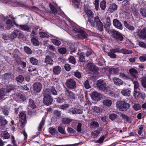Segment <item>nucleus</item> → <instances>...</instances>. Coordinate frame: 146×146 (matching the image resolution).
I'll use <instances>...</instances> for the list:
<instances>
[{"instance_id": "nucleus-1", "label": "nucleus", "mask_w": 146, "mask_h": 146, "mask_svg": "<svg viewBox=\"0 0 146 146\" xmlns=\"http://www.w3.org/2000/svg\"><path fill=\"white\" fill-rule=\"evenodd\" d=\"M116 107L117 108L121 111L126 110L129 108V104L123 101H118L116 102Z\"/></svg>"}, {"instance_id": "nucleus-2", "label": "nucleus", "mask_w": 146, "mask_h": 146, "mask_svg": "<svg viewBox=\"0 0 146 146\" xmlns=\"http://www.w3.org/2000/svg\"><path fill=\"white\" fill-rule=\"evenodd\" d=\"M85 12L87 15L88 18V21L90 23L92 26L94 27L95 24L92 18H93L94 14L93 12L90 9H85Z\"/></svg>"}, {"instance_id": "nucleus-3", "label": "nucleus", "mask_w": 146, "mask_h": 146, "mask_svg": "<svg viewBox=\"0 0 146 146\" xmlns=\"http://www.w3.org/2000/svg\"><path fill=\"white\" fill-rule=\"evenodd\" d=\"M65 84L66 87L70 89H74L76 87V82L73 78L67 79Z\"/></svg>"}, {"instance_id": "nucleus-4", "label": "nucleus", "mask_w": 146, "mask_h": 146, "mask_svg": "<svg viewBox=\"0 0 146 146\" xmlns=\"http://www.w3.org/2000/svg\"><path fill=\"white\" fill-rule=\"evenodd\" d=\"M73 31L74 35L76 36V37L80 38H84L87 36V35L86 33L82 30L74 29Z\"/></svg>"}, {"instance_id": "nucleus-5", "label": "nucleus", "mask_w": 146, "mask_h": 146, "mask_svg": "<svg viewBox=\"0 0 146 146\" xmlns=\"http://www.w3.org/2000/svg\"><path fill=\"white\" fill-rule=\"evenodd\" d=\"M94 23L95 26L96 27L97 29L99 31H102L103 29V25L101 21L99 18L98 16H96L94 19Z\"/></svg>"}, {"instance_id": "nucleus-6", "label": "nucleus", "mask_w": 146, "mask_h": 146, "mask_svg": "<svg viewBox=\"0 0 146 146\" xmlns=\"http://www.w3.org/2000/svg\"><path fill=\"white\" fill-rule=\"evenodd\" d=\"M97 86L99 89L101 90H105L107 88L106 82L102 80H100L97 81Z\"/></svg>"}, {"instance_id": "nucleus-7", "label": "nucleus", "mask_w": 146, "mask_h": 146, "mask_svg": "<svg viewBox=\"0 0 146 146\" xmlns=\"http://www.w3.org/2000/svg\"><path fill=\"white\" fill-rule=\"evenodd\" d=\"M53 100V98L51 96L44 97L43 102L45 105L49 106L52 104Z\"/></svg>"}, {"instance_id": "nucleus-8", "label": "nucleus", "mask_w": 146, "mask_h": 146, "mask_svg": "<svg viewBox=\"0 0 146 146\" xmlns=\"http://www.w3.org/2000/svg\"><path fill=\"white\" fill-rule=\"evenodd\" d=\"M111 32L113 33L114 38L115 39L121 41L123 40V38L121 33L113 29L111 30Z\"/></svg>"}, {"instance_id": "nucleus-9", "label": "nucleus", "mask_w": 146, "mask_h": 146, "mask_svg": "<svg viewBox=\"0 0 146 146\" xmlns=\"http://www.w3.org/2000/svg\"><path fill=\"white\" fill-rule=\"evenodd\" d=\"M54 54L52 53L51 56L48 55L46 56L45 60V62L46 64L52 65L53 64V61L52 58L54 56Z\"/></svg>"}, {"instance_id": "nucleus-10", "label": "nucleus", "mask_w": 146, "mask_h": 146, "mask_svg": "<svg viewBox=\"0 0 146 146\" xmlns=\"http://www.w3.org/2000/svg\"><path fill=\"white\" fill-rule=\"evenodd\" d=\"M137 35L140 38L143 39L146 38V28L142 30H139L137 32Z\"/></svg>"}, {"instance_id": "nucleus-11", "label": "nucleus", "mask_w": 146, "mask_h": 146, "mask_svg": "<svg viewBox=\"0 0 146 146\" xmlns=\"http://www.w3.org/2000/svg\"><path fill=\"white\" fill-rule=\"evenodd\" d=\"M113 24L114 26L117 29L121 30L122 29V25L121 23L117 19H115L113 20Z\"/></svg>"}, {"instance_id": "nucleus-12", "label": "nucleus", "mask_w": 146, "mask_h": 146, "mask_svg": "<svg viewBox=\"0 0 146 146\" xmlns=\"http://www.w3.org/2000/svg\"><path fill=\"white\" fill-rule=\"evenodd\" d=\"M19 119L21 122V126H23L25 123L26 115L24 113H21L20 114Z\"/></svg>"}, {"instance_id": "nucleus-13", "label": "nucleus", "mask_w": 146, "mask_h": 146, "mask_svg": "<svg viewBox=\"0 0 146 146\" xmlns=\"http://www.w3.org/2000/svg\"><path fill=\"white\" fill-rule=\"evenodd\" d=\"M42 87V85L40 83H35L33 85V90L37 93L39 92L40 91Z\"/></svg>"}, {"instance_id": "nucleus-14", "label": "nucleus", "mask_w": 146, "mask_h": 146, "mask_svg": "<svg viewBox=\"0 0 146 146\" xmlns=\"http://www.w3.org/2000/svg\"><path fill=\"white\" fill-rule=\"evenodd\" d=\"M87 67L88 69L91 71H97L99 70L98 68L92 63H88V64Z\"/></svg>"}, {"instance_id": "nucleus-15", "label": "nucleus", "mask_w": 146, "mask_h": 146, "mask_svg": "<svg viewBox=\"0 0 146 146\" xmlns=\"http://www.w3.org/2000/svg\"><path fill=\"white\" fill-rule=\"evenodd\" d=\"M112 80L114 84L116 85H121L123 83V82L121 79L116 77L113 78Z\"/></svg>"}, {"instance_id": "nucleus-16", "label": "nucleus", "mask_w": 146, "mask_h": 146, "mask_svg": "<svg viewBox=\"0 0 146 146\" xmlns=\"http://www.w3.org/2000/svg\"><path fill=\"white\" fill-rule=\"evenodd\" d=\"M70 112H71L73 114H81L82 113V111L80 109H77L75 108H72L69 110Z\"/></svg>"}, {"instance_id": "nucleus-17", "label": "nucleus", "mask_w": 146, "mask_h": 146, "mask_svg": "<svg viewBox=\"0 0 146 146\" xmlns=\"http://www.w3.org/2000/svg\"><path fill=\"white\" fill-rule=\"evenodd\" d=\"M129 72L131 75L135 78L137 79V75L138 74L137 71L134 68H131L129 70Z\"/></svg>"}, {"instance_id": "nucleus-18", "label": "nucleus", "mask_w": 146, "mask_h": 146, "mask_svg": "<svg viewBox=\"0 0 146 146\" xmlns=\"http://www.w3.org/2000/svg\"><path fill=\"white\" fill-rule=\"evenodd\" d=\"M20 33L21 32L20 31L17 30H15L10 35L11 38V39H14L16 38L18 34L20 35Z\"/></svg>"}, {"instance_id": "nucleus-19", "label": "nucleus", "mask_w": 146, "mask_h": 146, "mask_svg": "<svg viewBox=\"0 0 146 146\" xmlns=\"http://www.w3.org/2000/svg\"><path fill=\"white\" fill-rule=\"evenodd\" d=\"M1 137L4 139H8L10 138L9 134L6 131H3L1 132Z\"/></svg>"}, {"instance_id": "nucleus-20", "label": "nucleus", "mask_w": 146, "mask_h": 146, "mask_svg": "<svg viewBox=\"0 0 146 146\" xmlns=\"http://www.w3.org/2000/svg\"><path fill=\"white\" fill-rule=\"evenodd\" d=\"M102 131V128H100L99 129L94 131L91 132V134L94 138L96 137L99 135L100 132Z\"/></svg>"}, {"instance_id": "nucleus-21", "label": "nucleus", "mask_w": 146, "mask_h": 146, "mask_svg": "<svg viewBox=\"0 0 146 146\" xmlns=\"http://www.w3.org/2000/svg\"><path fill=\"white\" fill-rule=\"evenodd\" d=\"M109 72L110 74L118 75L119 74V70L116 68H111L109 69Z\"/></svg>"}, {"instance_id": "nucleus-22", "label": "nucleus", "mask_w": 146, "mask_h": 146, "mask_svg": "<svg viewBox=\"0 0 146 146\" xmlns=\"http://www.w3.org/2000/svg\"><path fill=\"white\" fill-rule=\"evenodd\" d=\"M134 84V90H137L139 89V84L136 79L134 80V78L131 79Z\"/></svg>"}, {"instance_id": "nucleus-23", "label": "nucleus", "mask_w": 146, "mask_h": 146, "mask_svg": "<svg viewBox=\"0 0 146 146\" xmlns=\"http://www.w3.org/2000/svg\"><path fill=\"white\" fill-rule=\"evenodd\" d=\"M106 28L107 29V28H108V32L109 33H110V32H111V31H109V28L110 27V17H107L106 20V23L105 24Z\"/></svg>"}, {"instance_id": "nucleus-24", "label": "nucleus", "mask_w": 146, "mask_h": 146, "mask_svg": "<svg viewBox=\"0 0 146 146\" xmlns=\"http://www.w3.org/2000/svg\"><path fill=\"white\" fill-rule=\"evenodd\" d=\"M28 107H30L33 109H34L36 108V106L35 104L34 101L31 99H30L29 100Z\"/></svg>"}, {"instance_id": "nucleus-25", "label": "nucleus", "mask_w": 146, "mask_h": 146, "mask_svg": "<svg viewBox=\"0 0 146 146\" xmlns=\"http://www.w3.org/2000/svg\"><path fill=\"white\" fill-rule=\"evenodd\" d=\"M103 104L107 107H110L112 104L111 100L109 99H106L103 101Z\"/></svg>"}, {"instance_id": "nucleus-26", "label": "nucleus", "mask_w": 146, "mask_h": 146, "mask_svg": "<svg viewBox=\"0 0 146 146\" xmlns=\"http://www.w3.org/2000/svg\"><path fill=\"white\" fill-rule=\"evenodd\" d=\"M61 70V68L58 66L54 67L53 69L54 73L56 74L60 73Z\"/></svg>"}, {"instance_id": "nucleus-27", "label": "nucleus", "mask_w": 146, "mask_h": 146, "mask_svg": "<svg viewBox=\"0 0 146 146\" xmlns=\"http://www.w3.org/2000/svg\"><path fill=\"white\" fill-rule=\"evenodd\" d=\"M132 53V50H128L125 48H123L120 50V53H122L124 54H130Z\"/></svg>"}, {"instance_id": "nucleus-28", "label": "nucleus", "mask_w": 146, "mask_h": 146, "mask_svg": "<svg viewBox=\"0 0 146 146\" xmlns=\"http://www.w3.org/2000/svg\"><path fill=\"white\" fill-rule=\"evenodd\" d=\"M124 23L125 27L129 30L131 31H133L134 30V27L132 25H129L126 21H124Z\"/></svg>"}, {"instance_id": "nucleus-29", "label": "nucleus", "mask_w": 146, "mask_h": 146, "mask_svg": "<svg viewBox=\"0 0 146 146\" xmlns=\"http://www.w3.org/2000/svg\"><path fill=\"white\" fill-rule=\"evenodd\" d=\"M117 5L114 3H113L110 5L109 9L110 12H112L113 11L117 10Z\"/></svg>"}, {"instance_id": "nucleus-30", "label": "nucleus", "mask_w": 146, "mask_h": 146, "mask_svg": "<svg viewBox=\"0 0 146 146\" xmlns=\"http://www.w3.org/2000/svg\"><path fill=\"white\" fill-rule=\"evenodd\" d=\"M66 95L68 97L71 99H74L75 98V96L74 94L71 92L69 90L66 91Z\"/></svg>"}, {"instance_id": "nucleus-31", "label": "nucleus", "mask_w": 146, "mask_h": 146, "mask_svg": "<svg viewBox=\"0 0 146 146\" xmlns=\"http://www.w3.org/2000/svg\"><path fill=\"white\" fill-rule=\"evenodd\" d=\"M131 91L129 90H123L121 91V93L123 95L129 96L130 94Z\"/></svg>"}, {"instance_id": "nucleus-32", "label": "nucleus", "mask_w": 146, "mask_h": 146, "mask_svg": "<svg viewBox=\"0 0 146 146\" xmlns=\"http://www.w3.org/2000/svg\"><path fill=\"white\" fill-rule=\"evenodd\" d=\"M50 90L49 89H45L43 90L42 93L43 96V97L47 96H50L49 94Z\"/></svg>"}, {"instance_id": "nucleus-33", "label": "nucleus", "mask_w": 146, "mask_h": 146, "mask_svg": "<svg viewBox=\"0 0 146 146\" xmlns=\"http://www.w3.org/2000/svg\"><path fill=\"white\" fill-rule=\"evenodd\" d=\"M68 60L69 62L73 64H75L76 63L75 58L72 56H70L68 58Z\"/></svg>"}, {"instance_id": "nucleus-34", "label": "nucleus", "mask_w": 146, "mask_h": 146, "mask_svg": "<svg viewBox=\"0 0 146 146\" xmlns=\"http://www.w3.org/2000/svg\"><path fill=\"white\" fill-rule=\"evenodd\" d=\"M19 27L20 29L22 30L27 31L29 29V27L26 25H19Z\"/></svg>"}, {"instance_id": "nucleus-35", "label": "nucleus", "mask_w": 146, "mask_h": 146, "mask_svg": "<svg viewBox=\"0 0 146 146\" xmlns=\"http://www.w3.org/2000/svg\"><path fill=\"white\" fill-rule=\"evenodd\" d=\"M5 95V89L4 88H1L0 89V100L3 98Z\"/></svg>"}, {"instance_id": "nucleus-36", "label": "nucleus", "mask_w": 146, "mask_h": 146, "mask_svg": "<svg viewBox=\"0 0 146 146\" xmlns=\"http://www.w3.org/2000/svg\"><path fill=\"white\" fill-rule=\"evenodd\" d=\"M100 7L102 10H104L105 9L106 7V3L105 1L103 0L101 2Z\"/></svg>"}, {"instance_id": "nucleus-37", "label": "nucleus", "mask_w": 146, "mask_h": 146, "mask_svg": "<svg viewBox=\"0 0 146 146\" xmlns=\"http://www.w3.org/2000/svg\"><path fill=\"white\" fill-rule=\"evenodd\" d=\"M29 60L31 63L34 65H36L38 62V60L33 57L30 58Z\"/></svg>"}, {"instance_id": "nucleus-38", "label": "nucleus", "mask_w": 146, "mask_h": 146, "mask_svg": "<svg viewBox=\"0 0 146 146\" xmlns=\"http://www.w3.org/2000/svg\"><path fill=\"white\" fill-rule=\"evenodd\" d=\"M79 61L80 62H84L85 61V56L83 54L80 53L79 54Z\"/></svg>"}, {"instance_id": "nucleus-39", "label": "nucleus", "mask_w": 146, "mask_h": 146, "mask_svg": "<svg viewBox=\"0 0 146 146\" xmlns=\"http://www.w3.org/2000/svg\"><path fill=\"white\" fill-rule=\"evenodd\" d=\"M31 41L35 46H38L39 44V42L38 40L35 38H32L31 39Z\"/></svg>"}, {"instance_id": "nucleus-40", "label": "nucleus", "mask_w": 146, "mask_h": 146, "mask_svg": "<svg viewBox=\"0 0 146 146\" xmlns=\"http://www.w3.org/2000/svg\"><path fill=\"white\" fill-rule=\"evenodd\" d=\"M74 75L78 79H80L82 77L81 73L78 70L74 72Z\"/></svg>"}, {"instance_id": "nucleus-41", "label": "nucleus", "mask_w": 146, "mask_h": 146, "mask_svg": "<svg viewBox=\"0 0 146 146\" xmlns=\"http://www.w3.org/2000/svg\"><path fill=\"white\" fill-rule=\"evenodd\" d=\"M6 24L7 25V29H9L10 28L13 26V24L12 22L10 19H8L6 22Z\"/></svg>"}, {"instance_id": "nucleus-42", "label": "nucleus", "mask_w": 146, "mask_h": 146, "mask_svg": "<svg viewBox=\"0 0 146 146\" xmlns=\"http://www.w3.org/2000/svg\"><path fill=\"white\" fill-rule=\"evenodd\" d=\"M141 83L143 86L145 88H146V77H143L141 79Z\"/></svg>"}, {"instance_id": "nucleus-43", "label": "nucleus", "mask_w": 146, "mask_h": 146, "mask_svg": "<svg viewBox=\"0 0 146 146\" xmlns=\"http://www.w3.org/2000/svg\"><path fill=\"white\" fill-rule=\"evenodd\" d=\"M45 120L44 118H42L41 121L38 127V130L39 131H40L42 127H43L44 125V123Z\"/></svg>"}, {"instance_id": "nucleus-44", "label": "nucleus", "mask_w": 146, "mask_h": 146, "mask_svg": "<svg viewBox=\"0 0 146 146\" xmlns=\"http://www.w3.org/2000/svg\"><path fill=\"white\" fill-rule=\"evenodd\" d=\"M99 94L98 92H93L91 94V97L93 99L96 100L98 97Z\"/></svg>"}, {"instance_id": "nucleus-45", "label": "nucleus", "mask_w": 146, "mask_h": 146, "mask_svg": "<svg viewBox=\"0 0 146 146\" xmlns=\"http://www.w3.org/2000/svg\"><path fill=\"white\" fill-rule=\"evenodd\" d=\"M16 80L18 82L21 83L24 80V78L22 75H20L16 78Z\"/></svg>"}, {"instance_id": "nucleus-46", "label": "nucleus", "mask_w": 146, "mask_h": 146, "mask_svg": "<svg viewBox=\"0 0 146 146\" xmlns=\"http://www.w3.org/2000/svg\"><path fill=\"white\" fill-rule=\"evenodd\" d=\"M51 41L54 44L57 46L59 45L61 43L60 41L56 39H51Z\"/></svg>"}, {"instance_id": "nucleus-47", "label": "nucleus", "mask_w": 146, "mask_h": 146, "mask_svg": "<svg viewBox=\"0 0 146 146\" xmlns=\"http://www.w3.org/2000/svg\"><path fill=\"white\" fill-rule=\"evenodd\" d=\"M108 55L111 58H115L116 57V56L111 50H110L109 52L108 53Z\"/></svg>"}, {"instance_id": "nucleus-48", "label": "nucleus", "mask_w": 146, "mask_h": 146, "mask_svg": "<svg viewBox=\"0 0 146 146\" xmlns=\"http://www.w3.org/2000/svg\"><path fill=\"white\" fill-rule=\"evenodd\" d=\"M92 109L94 111L97 113H100L102 111V109L96 106L93 107Z\"/></svg>"}, {"instance_id": "nucleus-49", "label": "nucleus", "mask_w": 146, "mask_h": 146, "mask_svg": "<svg viewBox=\"0 0 146 146\" xmlns=\"http://www.w3.org/2000/svg\"><path fill=\"white\" fill-rule=\"evenodd\" d=\"M49 133L52 135H54L56 133V131L53 127H50L48 129Z\"/></svg>"}, {"instance_id": "nucleus-50", "label": "nucleus", "mask_w": 146, "mask_h": 146, "mask_svg": "<svg viewBox=\"0 0 146 146\" xmlns=\"http://www.w3.org/2000/svg\"><path fill=\"white\" fill-rule=\"evenodd\" d=\"M71 121V119L68 118H64L62 119V123L65 124L69 123Z\"/></svg>"}, {"instance_id": "nucleus-51", "label": "nucleus", "mask_w": 146, "mask_h": 146, "mask_svg": "<svg viewBox=\"0 0 146 146\" xmlns=\"http://www.w3.org/2000/svg\"><path fill=\"white\" fill-rule=\"evenodd\" d=\"M14 88V86H13L12 85H10L7 88L6 90V91L5 92V93H9L11 91L13 90Z\"/></svg>"}, {"instance_id": "nucleus-52", "label": "nucleus", "mask_w": 146, "mask_h": 146, "mask_svg": "<svg viewBox=\"0 0 146 146\" xmlns=\"http://www.w3.org/2000/svg\"><path fill=\"white\" fill-rule=\"evenodd\" d=\"M140 12L143 17H146V9L144 8H141L140 9Z\"/></svg>"}, {"instance_id": "nucleus-53", "label": "nucleus", "mask_w": 146, "mask_h": 146, "mask_svg": "<svg viewBox=\"0 0 146 146\" xmlns=\"http://www.w3.org/2000/svg\"><path fill=\"white\" fill-rule=\"evenodd\" d=\"M133 107L135 111H137L140 109L141 106L138 104H135L133 105Z\"/></svg>"}, {"instance_id": "nucleus-54", "label": "nucleus", "mask_w": 146, "mask_h": 146, "mask_svg": "<svg viewBox=\"0 0 146 146\" xmlns=\"http://www.w3.org/2000/svg\"><path fill=\"white\" fill-rule=\"evenodd\" d=\"M39 35L40 37L42 38L45 37H49V35H48L43 32H40Z\"/></svg>"}, {"instance_id": "nucleus-55", "label": "nucleus", "mask_w": 146, "mask_h": 146, "mask_svg": "<svg viewBox=\"0 0 146 146\" xmlns=\"http://www.w3.org/2000/svg\"><path fill=\"white\" fill-rule=\"evenodd\" d=\"M24 50L28 54H31L32 53V51L31 49L27 46H25L24 47Z\"/></svg>"}, {"instance_id": "nucleus-56", "label": "nucleus", "mask_w": 146, "mask_h": 146, "mask_svg": "<svg viewBox=\"0 0 146 146\" xmlns=\"http://www.w3.org/2000/svg\"><path fill=\"white\" fill-rule=\"evenodd\" d=\"M1 126L4 127L7 123V121L3 117L1 118Z\"/></svg>"}, {"instance_id": "nucleus-57", "label": "nucleus", "mask_w": 146, "mask_h": 146, "mask_svg": "<svg viewBox=\"0 0 146 146\" xmlns=\"http://www.w3.org/2000/svg\"><path fill=\"white\" fill-rule=\"evenodd\" d=\"M38 29V28L37 27H34L33 28L31 34L32 36H34L36 35V31Z\"/></svg>"}, {"instance_id": "nucleus-58", "label": "nucleus", "mask_w": 146, "mask_h": 146, "mask_svg": "<svg viewBox=\"0 0 146 146\" xmlns=\"http://www.w3.org/2000/svg\"><path fill=\"white\" fill-rule=\"evenodd\" d=\"M84 85L85 88L86 89H88L90 88L91 86L89 84V82L88 80H86L84 83Z\"/></svg>"}, {"instance_id": "nucleus-59", "label": "nucleus", "mask_w": 146, "mask_h": 146, "mask_svg": "<svg viewBox=\"0 0 146 146\" xmlns=\"http://www.w3.org/2000/svg\"><path fill=\"white\" fill-rule=\"evenodd\" d=\"M2 111L3 113L5 115H8L9 113V111L7 108H3Z\"/></svg>"}, {"instance_id": "nucleus-60", "label": "nucleus", "mask_w": 146, "mask_h": 146, "mask_svg": "<svg viewBox=\"0 0 146 146\" xmlns=\"http://www.w3.org/2000/svg\"><path fill=\"white\" fill-rule=\"evenodd\" d=\"M94 4L95 5V9L97 11H98L99 9V0H95Z\"/></svg>"}, {"instance_id": "nucleus-61", "label": "nucleus", "mask_w": 146, "mask_h": 146, "mask_svg": "<svg viewBox=\"0 0 146 146\" xmlns=\"http://www.w3.org/2000/svg\"><path fill=\"white\" fill-rule=\"evenodd\" d=\"M117 115L114 113H111L109 117L112 120H114L117 117Z\"/></svg>"}, {"instance_id": "nucleus-62", "label": "nucleus", "mask_w": 146, "mask_h": 146, "mask_svg": "<svg viewBox=\"0 0 146 146\" xmlns=\"http://www.w3.org/2000/svg\"><path fill=\"white\" fill-rule=\"evenodd\" d=\"M11 77V75L8 73H6L3 75V78L6 80H9Z\"/></svg>"}, {"instance_id": "nucleus-63", "label": "nucleus", "mask_w": 146, "mask_h": 146, "mask_svg": "<svg viewBox=\"0 0 146 146\" xmlns=\"http://www.w3.org/2000/svg\"><path fill=\"white\" fill-rule=\"evenodd\" d=\"M59 52L62 54H64L66 51V49L64 48H61L58 50Z\"/></svg>"}, {"instance_id": "nucleus-64", "label": "nucleus", "mask_w": 146, "mask_h": 146, "mask_svg": "<svg viewBox=\"0 0 146 146\" xmlns=\"http://www.w3.org/2000/svg\"><path fill=\"white\" fill-rule=\"evenodd\" d=\"M58 131L62 134H64L65 133V131L64 129L62 127L60 126L58 127Z\"/></svg>"}]
</instances>
